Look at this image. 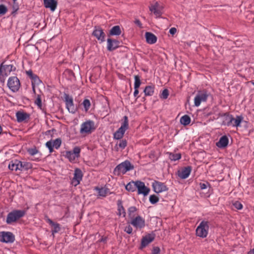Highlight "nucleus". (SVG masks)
Instances as JSON below:
<instances>
[{
  "label": "nucleus",
  "instance_id": "obj_42",
  "mask_svg": "<svg viewBox=\"0 0 254 254\" xmlns=\"http://www.w3.org/2000/svg\"><path fill=\"white\" fill-rule=\"evenodd\" d=\"M22 171L27 170L31 167V165L29 163L22 162Z\"/></svg>",
  "mask_w": 254,
  "mask_h": 254
},
{
  "label": "nucleus",
  "instance_id": "obj_52",
  "mask_svg": "<svg viewBox=\"0 0 254 254\" xmlns=\"http://www.w3.org/2000/svg\"><path fill=\"white\" fill-rule=\"evenodd\" d=\"M124 230L127 234H130L132 233V227L130 225H128V226H126L125 227Z\"/></svg>",
  "mask_w": 254,
  "mask_h": 254
},
{
  "label": "nucleus",
  "instance_id": "obj_32",
  "mask_svg": "<svg viewBox=\"0 0 254 254\" xmlns=\"http://www.w3.org/2000/svg\"><path fill=\"white\" fill-rule=\"evenodd\" d=\"M122 125L120 128H122V129L126 131L128 127V117L125 116L122 119Z\"/></svg>",
  "mask_w": 254,
  "mask_h": 254
},
{
  "label": "nucleus",
  "instance_id": "obj_2",
  "mask_svg": "<svg viewBox=\"0 0 254 254\" xmlns=\"http://www.w3.org/2000/svg\"><path fill=\"white\" fill-rule=\"evenodd\" d=\"M25 211L23 210H14L8 213L6 222L7 224H12L24 216Z\"/></svg>",
  "mask_w": 254,
  "mask_h": 254
},
{
  "label": "nucleus",
  "instance_id": "obj_58",
  "mask_svg": "<svg viewBox=\"0 0 254 254\" xmlns=\"http://www.w3.org/2000/svg\"><path fill=\"white\" fill-rule=\"evenodd\" d=\"M248 254H254V248L250 250V251L248 253Z\"/></svg>",
  "mask_w": 254,
  "mask_h": 254
},
{
  "label": "nucleus",
  "instance_id": "obj_48",
  "mask_svg": "<svg viewBox=\"0 0 254 254\" xmlns=\"http://www.w3.org/2000/svg\"><path fill=\"white\" fill-rule=\"evenodd\" d=\"M6 7L3 4L0 5V15H3L7 12Z\"/></svg>",
  "mask_w": 254,
  "mask_h": 254
},
{
  "label": "nucleus",
  "instance_id": "obj_14",
  "mask_svg": "<svg viewBox=\"0 0 254 254\" xmlns=\"http://www.w3.org/2000/svg\"><path fill=\"white\" fill-rule=\"evenodd\" d=\"M93 35L95 37L101 42L105 41V34L103 30L100 27H95L92 33Z\"/></svg>",
  "mask_w": 254,
  "mask_h": 254
},
{
  "label": "nucleus",
  "instance_id": "obj_28",
  "mask_svg": "<svg viewBox=\"0 0 254 254\" xmlns=\"http://www.w3.org/2000/svg\"><path fill=\"white\" fill-rule=\"evenodd\" d=\"M137 183L138 181L135 182L132 181L128 183L126 186V189L129 191L133 192L135 191L137 188Z\"/></svg>",
  "mask_w": 254,
  "mask_h": 254
},
{
  "label": "nucleus",
  "instance_id": "obj_33",
  "mask_svg": "<svg viewBox=\"0 0 254 254\" xmlns=\"http://www.w3.org/2000/svg\"><path fill=\"white\" fill-rule=\"evenodd\" d=\"M190 118L188 115H184L180 119V123L184 126H187L190 124Z\"/></svg>",
  "mask_w": 254,
  "mask_h": 254
},
{
  "label": "nucleus",
  "instance_id": "obj_53",
  "mask_svg": "<svg viewBox=\"0 0 254 254\" xmlns=\"http://www.w3.org/2000/svg\"><path fill=\"white\" fill-rule=\"evenodd\" d=\"M160 248L158 247H155L153 248L152 254H159L160 253Z\"/></svg>",
  "mask_w": 254,
  "mask_h": 254
},
{
  "label": "nucleus",
  "instance_id": "obj_44",
  "mask_svg": "<svg viewBox=\"0 0 254 254\" xmlns=\"http://www.w3.org/2000/svg\"><path fill=\"white\" fill-rule=\"evenodd\" d=\"M169 96V91L167 89H165L163 90L161 94L160 95V98L163 99H166Z\"/></svg>",
  "mask_w": 254,
  "mask_h": 254
},
{
  "label": "nucleus",
  "instance_id": "obj_47",
  "mask_svg": "<svg viewBox=\"0 0 254 254\" xmlns=\"http://www.w3.org/2000/svg\"><path fill=\"white\" fill-rule=\"evenodd\" d=\"M35 104L37 105L38 107L41 108L42 107V101L40 95H38L35 101Z\"/></svg>",
  "mask_w": 254,
  "mask_h": 254
},
{
  "label": "nucleus",
  "instance_id": "obj_24",
  "mask_svg": "<svg viewBox=\"0 0 254 254\" xmlns=\"http://www.w3.org/2000/svg\"><path fill=\"white\" fill-rule=\"evenodd\" d=\"M127 145V142L126 139H122L118 141L114 147V150L116 151H119L120 150H123Z\"/></svg>",
  "mask_w": 254,
  "mask_h": 254
},
{
  "label": "nucleus",
  "instance_id": "obj_51",
  "mask_svg": "<svg viewBox=\"0 0 254 254\" xmlns=\"http://www.w3.org/2000/svg\"><path fill=\"white\" fill-rule=\"evenodd\" d=\"M15 162L16 163V164H17L16 168L17 169V171H22V167H21L22 162L18 161L17 160H15Z\"/></svg>",
  "mask_w": 254,
  "mask_h": 254
},
{
  "label": "nucleus",
  "instance_id": "obj_3",
  "mask_svg": "<svg viewBox=\"0 0 254 254\" xmlns=\"http://www.w3.org/2000/svg\"><path fill=\"white\" fill-rule=\"evenodd\" d=\"M96 129L95 123L91 120L83 122L80 126V133L81 135H86L91 133Z\"/></svg>",
  "mask_w": 254,
  "mask_h": 254
},
{
  "label": "nucleus",
  "instance_id": "obj_4",
  "mask_svg": "<svg viewBox=\"0 0 254 254\" xmlns=\"http://www.w3.org/2000/svg\"><path fill=\"white\" fill-rule=\"evenodd\" d=\"M208 221H202L196 229V235L201 238H206L209 230V224Z\"/></svg>",
  "mask_w": 254,
  "mask_h": 254
},
{
  "label": "nucleus",
  "instance_id": "obj_45",
  "mask_svg": "<svg viewBox=\"0 0 254 254\" xmlns=\"http://www.w3.org/2000/svg\"><path fill=\"white\" fill-rule=\"evenodd\" d=\"M27 152L30 155L34 156L38 153V150L36 149V147H34L28 149L27 150Z\"/></svg>",
  "mask_w": 254,
  "mask_h": 254
},
{
  "label": "nucleus",
  "instance_id": "obj_35",
  "mask_svg": "<svg viewBox=\"0 0 254 254\" xmlns=\"http://www.w3.org/2000/svg\"><path fill=\"white\" fill-rule=\"evenodd\" d=\"M96 190L98 191L99 195L103 197L106 196L109 191L106 188H96Z\"/></svg>",
  "mask_w": 254,
  "mask_h": 254
},
{
  "label": "nucleus",
  "instance_id": "obj_25",
  "mask_svg": "<svg viewBox=\"0 0 254 254\" xmlns=\"http://www.w3.org/2000/svg\"><path fill=\"white\" fill-rule=\"evenodd\" d=\"M229 140L228 137L225 136H222L219 141L216 143V145L219 148L226 147L228 144Z\"/></svg>",
  "mask_w": 254,
  "mask_h": 254
},
{
  "label": "nucleus",
  "instance_id": "obj_13",
  "mask_svg": "<svg viewBox=\"0 0 254 254\" xmlns=\"http://www.w3.org/2000/svg\"><path fill=\"white\" fill-rule=\"evenodd\" d=\"M162 6H161L158 2H156L154 4L149 6V10L156 16L157 18L160 17L162 14Z\"/></svg>",
  "mask_w": 254,
  "mask_h": 254
},
{
  "label": "nucleus",
  "instance_id": "obj_55",
  "mask_svg": "<svg viewBox=\"0 0 254 254\" xmlns=\"http://www.w3.org/2000/svg\"><path fill=\"white\" fill-rule=\"evenodd\" d=\"M135 24L138 25L139 27H142V24L139 19H135L134 21Z\"/></svg>",
  "mask_w": 254,
  "mask_h": 254
},
{
  "label": "nucleus",
  "instance_id": "obj_1",
  "mask_svg": "<svg viewBox=\"0 0 254 254\" xmlns=\"http://www.w3.org/2000/svg\"><path fill=\"white\" fill-rule=\"evenodd\" d=\"M133 168V166L131 164L130 162L126 160L116 167L114 170V173L115 175L120 176L121 174H125Z\"/></svg>",
  "mask_w": 254,
  "mask_h": 254
},
{
  "label": "nucleus",
  "instance_id": "obj_36",
  "mask_svg": "<svg viewBox=\"0 0 254 254\" xmlns=\"http://www.w3.org/2000/svg\"><path fill=\"white\" fill-rule=\"evenodd\" d=\"M64 156L67 158L69 161L72 162L75 160L76 158L72 153V152L71 151H67L65 152Z\"/></svg>",
  "mask_w": 254,
  "mask_h": 254
},
{
  "label": "nucleus",
  "instance_id": "obj_49",
  "mask_svg": "<svg viewBox=\"0 0 254 254\" xmlns=\"http://www.w3.org/2000/svg\"><path fill=\"white\" fill-rule=\"evenodd\" d=\"M234 207L237 209H241L243 208V205L239 201H235L233 203Z\"/></svg>",
  "mask_w": 254,
  "mask_h": 254
},
{
  "label": "nucleus",
  "instance_id": "obj_56",
  "mask_svg": "<svg viewBox=\"0 0 254 254\" xmlns=\"http://www.w3.org/2000/svg\"><path fill=\"white\" fill-rule=\"evenodd\" d=\"M138 88H134V93H133V95L135 97H137L138 98V93H139V91H138Z\"/></svg>",
  "mask_w": 254,
  "mask_h": 254
},
{
  "label": "nucleus",
  "instance_id": "obj_46",
  "mask_svg": "<svg viewBox=\"0 0 254 254\" xmlns=\"http://www.w3.org/2000/svg\"><path fill=\"white\" fill-rule=\"evenodd\" d=\"M80 152V148L79 147H75L72 151V153L75 155V156L76 158H78L79 156V154Z\"/></svg>",
  "mask_w": 254,
  "mask_h": 254
},
{
  "label": "nucleus",
  "instance_id": "obj_9",
  "mask_svg": "<svg viewBox=\"0 0 254 254\" xmlns=\"http://www.w3.org/2000/svg\"><path fill=\"white\" fill-rule=\"evenodd\" d=\"M64 98L66 108L68 112L72 114H75L77 111V108L74 105L72 97L67 94H65Z\"/></svg>",
  "mask_w": 254,
  "mask_h": 254
},
{
  "label": "nucleus",
  "instance_id": "obj_5",
  "mask_svg": "<svg viewBox=\"0 0 254 254\" xmlns=\"http://www.w3.org/2000/svg\"><path fill=\"white\" fill-rule=\"evenodd\" d=\"M209 96L208 92L205 90L198 91L194 98V106L198 107L202 102H206Z\"/></svg>",
  "mask_w": 254,
  "mask_h": 254
},
{
  "label": "nucleus",
  "instance_id": "obj_8",
  "mask_svg": "<svg viewBox=\"0 0 254 254\" xmlns=\"http://www.w3.org/2000/svg\"><path fill=\"white\" fill-rule=\"evenodd\" d=\"M62 144V140L60 138H58L55 140H50L46 143V146L49 149V152L52 153L54 151V148L56 149H59Z\"/></svg>",
  "mask_w": 254,
  "mask_h": 254
},
{
  "label": "nucleus",
  "instance_id": "obj_30",
  "mask_svg": "<svg viewBox=\"0 0 254 254\" xmlns=\"http://www.w3.org/2000/svg\"><path fill=\"white\" fill-rule=\"evenodd\" d=\"M125 130L122 129V128H119L114 134V138L116 139H121L125 134Z\"/></svg>",
  "mask_w": 254,
  "mask_h": 254
},
{
  "label": "nucleus",
  "instance_id": "obj_15",
  "mask_svg": "<svg viewBox=\"0 0 254 254\" xmlns=\"http://www.w3.org/2000/svg\"><path fill=\"white\" fill-rule=\"evenodd\" d=\"M191 171V167L187 166L179 170L177 172V175L180 179H185L190 176Z\"/></svg>",
  "mask_w": 254,
  "mask_h": 254
},
{
  "label": "nucleus",
  "instance_id": "obj_34",
  "mask_svg": "<svg viewBox=\"0 0 254 254\" xmlns=\"http://www.w3.org/2000/svg\"><path fill=\"white\" fill-rule=\"evenodd\" d=\"M136 211H137V208L135 206H131V207H129L128 209V217L130 219H132V218L135 217Z\"/></svg>",
  "mask_w": 254,
  "mask_h": 254
},
{
  "label": "nucleus",
  "instance_id": "obj_19",
  "mask_svg": "<svg viewBox=\"0 0 254 254\" xmlns=\"http://www.w3.org/2000/svg\"><path fill=\"white\" fill-rule=\"evenodd\" d=\"M119 41L109 38L107 39V50L109 51H113L119 47Z\"/></svg>",
  "mask_w": 254,
  "mask_h": 254
},
{
  "label": "nucleus",
  "instance_id": "obj_17",
  "mask_svg": "<svg viewBox=\"0 0 254 254\" xmlns=\"http://www.w3.org/2000/svg\"><path fill=\"white\" fill-rule=\"evenodd\" d=\"M0 68L1 69L2 73H3L5 76H7L11 71L16 69V67L12 64H4L3 63L1 64Z\"/></svg>",
  "mask_w": 254,
  "mask_h": 254
},
{
  "label": "nucleus",
  "instance_id": "obj_6",
  "mask_svg": "<svg viewBox=\"0 0 254 254\" xmlns=\"http://www.w3.org/2000/svg\"><path fill=\"white\" fill-rule=\"evenodd\" d=\"M7 86L13 92L18 91L20 87V83L18 78L16 76L10 77L7 81Z\"/></svg>",
  "mask_w": 254,
  "mask_h": 254
},
{
  "label": "nucleus",
  "instance_id": "obj_54",
  "mask_svg": "<svg viewBox=\"0 0 254 254\" xmlns=\"http://www.w3.org/2000/svg\"><path fill=\"white\" fill-rule=\"evenodd\" d=\"M177 32V29L175 27H172L171 28L170 30H169V32L172 35H174Z\"/></svg>",
  "mask_w": 254,
  "mask_h": 254
},
{
  "label": "nucleus",
  "instance_id": "obj_22",
  "mask_svg": "<svg viewBox=\"0 0 254 254\" xmlns=\"http://www.w3.org/2000/svg\"><path fill=\"white\" fill-rule=\"evenodd\" d=\"M17 121L18 123H21L29 118V115L25 112L18 111L16 113Z\"/></svg>",
  "mask_w": 254,
  "mask_h": 254
},
{
  "label": "nucleus",
  "instance_id": "obj_20",
  "mask_svg": "<svg viewBox=\"0 0 254 254\" xmlns=\"http://www.w3.org/2000/svg\"><path fill=\"white\" fill-rule=\"evenodd\" d=\"M26 74L31 79L33 80V91L35 92V88L34 86H33V82L35 84L39 85L41 82V81L40 80L39 77L36 74H34L31 70L26 71Z\"/></svg>",
  "mask_w": 254,
  "mask_h": 254
},
{
  "label": "nucleus",
  "instance_id": "obj_26",
  "mask_svg": "<svg viewBox=\"0 0 254 254\" xmlns=\"http://www.w3.org/2000/svg\"><path fill=\"white\" fill-rule=\"evenodd\" d=\"M47 222L53 227V229L52 230L53 235L60 231L61 228L59 224L55 223L50 219H48Z\"/></svg>",
  "mask_w": 254,
  "mask_h": 254
},
{
  "label": "nucleus",
  "instance_id": "obj_12",
  "mask_svg": "<svg viewBox=\"0 0 254 254\" xmlns=\"http://www.w3.org/2000/svg\"><path fill=\"white\" fill-rule=\"evenodd\" d=\"M83 177V173L81 170L79 168H76L74 170V176L71 180V184L76 187L80 184Z\"/></svg>",
  "mask_w": 254,
  "mask_h": 254
},
{
  "label": "nucleus",
  "instance_id": "obj_27",
  "mask_svg": "<svg viewBox=\"0 0 254 254\" xmlns=\"http://www.w3.org/2000/svg\"><path fill=\"white\" fill-rule=\"evenodd\" d=\"M242 119V117L241 116H237L236 118L231 117L230 118V123H229L228 125L231 124L234 127H238L240 125Z\"/></svg>",
  "mask_w": 254,
  "mask_h": 254
},
{
  "label": "nucleus",
  "instance_id": "obj_11",
  "mask_svg": "<svg viewBox=\"0 0 254 254\" xmlns=\"http://www.w3.org/2000/svg\"><path fill=\"white\" fill-rule=\"evenodd\" d=\"M130 223L136 229H141L145 226L144 219L140 216L131 219Z\"/></svg>",
  "mask_w": 254,
  "mask_h": 254
},
{
  "label": "nucleus",
  "instance_id": "obj_21",
  "mask_svg": "<svg viewBox=\"0 0 254 254\" xmlns=\"http://www.w3.org/2000/svg\"><path fill=\"white\" fill-rule=\"evenodd\" d=\"M44 6L49 8L51 11H54L57 6V1L56 0H43Z\"/></svg>",
  "mask_w": 254,
  "mask_h": 254
},
{
  "label": "nucleus",
  "instance_id": "obj_7",
  "mask_svg": "<svg viewBox=\"0 0 254 254\" xmlns=\"http://www.w3.org/2000/svg\"><path fill=\"white\" fill-rule=\"evenodd\" d=\"M15 240L14 235L10 232H0V242L5 243H11Z\"/></svg>",
  "mask_w": 254,
  "mask_h": 254
},
{
  "label": "nucleus",
  "instance_id": "obj_38",
  "mask_svg": "<svg viewBox=\"0 0 254 254\" xmlns=\"http://www.w3.org/2000/svg\"><path fill=\"white\" fill-rule=\"evenodd\" d=\"M82 104L84 107V111L85 112H87L91 106L90 100L87 99H85L83 100Z\"/></svg>",
  "mask_w": 254,
  "mask_h": 254
},
{
  "label": "nucleus",
  "instance_id": "obj_23",
  "mask_svg": "<svg viewBox=\"0 0 254 254\" xmlns=\"http://www.w3.org/2000/svg\"><path fill=\"white\" fill-rule=\"evenodd\" d=\"M146 40L147 43L153 44L157 41L156 36L152 33L146 32L145 34Z\"/></svg>",
  "mask_w": 254,
  "mask_h": 254
},
{
  "label": "nucleus",
  "instance_id": "obj_41",
  "mask_svg": "<svg viewBox=\"0 0 254 254\" xmlns=\"http://www.w3.org/2000/svg\"><path fill=\"white\" fill-rule=\"evenodd\" d=\"M16 163L15 162V160L14 161H12L10 162L8 165V168L10 170L12 171H17V169L16 168Z\"/></svg>",
  "mask_w": 254,
  "mask_h": 254
},
{
  "label": "nucleus",
  "instance_id": "obj_50",
  "mask_svg": "<svg viewBox=\"0 0 254 254\" xmlns=\"http://www.w3.org/2000/svg\"><path fill=\"white\" fill-rule=\"evenodd\" d=\"M199 185L201 190H204L206 189L208 186H210V185L208 182H205L204 183H200Z\"/></svg>",
  "mask_w": 254,
  "mask_h": 254
},
{
  "label": "nucleus",
  "instance_id": "obj_10",
  "mask_svg": "<svg viewBox=\"0 0 254 254\" xmlns=\"http://www.w3.org/2000/svg\"><path fill=\"white\" fill-rule=\"evenodd\" d=\"M152 186L154 191L157 193L167 191L168 190L164 183L157 181L152 183Z\"/></svg>",
  "mask_w": 254,
  "mask_h": 254
},
{
  "label": "nucleus",
  "instance_id": "obj_39",
  "mask_svg": "<svg viewBox=\"0 0 254 254\" xmlns=\"http://www.w3.org/2000/svg\"><path fill=\"white\" fill-rule=\"evenodd\" d=\"M118 210L119 211L118 214L120 216H121L122 215H123V217H125L126 213L125 209H124L123 206L121 204V203L119 204V202L118 203Z\"/></svg>",
  "mask_w": 254,
  "mask_h": 254
},
{
  "label": "nucleus",
  "instance_id": "obj_18",
  "mask_svg": "<svg viewBox=\"0 0 254 254\" xmlns=\"http://www.w3.org/2000/svg\"><path fill=\"white\" fill-rule=\"evenodd\" d=\"M155 237L154 235L148 234L143 237L141 240L140 249L146 247L149 244L151 243L154 240Z\"/></svg>",
  "mask_w": 254,
  "mask_h": 254
},
{
  "label": "nucleus",
  "instance_id": "obj_40",
  "mask_svg": "<svg viewBox=\"0 0 254 254\" xmlns=\"http://www.w3.org/2000/svg\"><path fill=\"white\" fill-rule=\"evenodd\" d=\"M141 84V81L140 79V77L136 75H134V88H138Z\"/></svg>",
  "mask_w": 254,
  "mask_h": 254
},
{
  "label": "nucleus",
  "instance_id": "obj_57",
  "mask_svg": "<svg viewBox=\"0 0 254 254\" xmlns=\"http://www.w3.org/2000/svg\"><path fill=\"white\" fill-rule=\"evenodd\" d=\"M99 241L106 243L107 241V237H102L99 240Z\"/></svg>",
  "mask_w": 254,
  "mask_h": 254
},
{
  "label": "nucleus",
  "instance_id": "obj_29",
  "mask_svg": "<svg viewBox=\"0 0 254 254\" xmlns=\"http://www.w3.org/2000/svg\"><path fill=\"white\" fill-rule=\"evenodd\" d=\"M121 34L120 27L118 25L114 26L110 31V35L119 36Z\"/></svg>",
  "mask_w": 254,
  "mask_h": 254
},
{
  "label": "nucleus",
  "instance_id": "obj_43",
  "mask_svg": "<svg viewBox=\"0 0 254 254\" xmlns=\"http://www.w3.org/2000/svg\"><path fill=\"white\" fill-rule=\"evenodd\" d=\"M149 201L152 204H155L159 201V198L155 195H151L149 197Z\"/></svg>",
  "mask_w": 254,
  "mask_h": 254
},
{
  "label": "nucleus",
  "instance_id": "obj_31",
  "mask_svg": "<svg viewBox=\"0 0 254 254\" xmlns=\"http://www.w3.org/2000/svg\"><path fill=\"white\" fill-rule=\"evenodd\" d=\"M154 92V86H147L144 90L146 96H152Z\"/></svg>",
  "mask_w": 254,
  "mask_h": 254
},
{
  "label": "nucleus",
  "instance_id": "obj_16",
  "mask_svg": "<svg viewBox=\"0 0 254 254\" xmlns=\"http://www.w3.org/2000/svg\"><path fill=\"white\" fill-rule=\"evenodd\" d=\"M138 194H142L144 196L147 195L150 191V189L145 186L143 182L138 181L137 188Z\"/></svg>",
  "mask_w": 254,
  "mask_h": 254
},
{
  "label": "nucleus",
  "instance_id": "obj_37",
  "mask_svg": "<svg viewBox=\"0 0 254 254\" xmlns=\"http://www.w3.org/2000/svg\"><path fill=\"white\" fill-rule=\"evenodd\" d=\"M181 158V154L180 153H170L169 154V158L172 161H177Z\"/></svg>",
  "mask_w": 254,
  "mask_h": 254
}]
</instances>
